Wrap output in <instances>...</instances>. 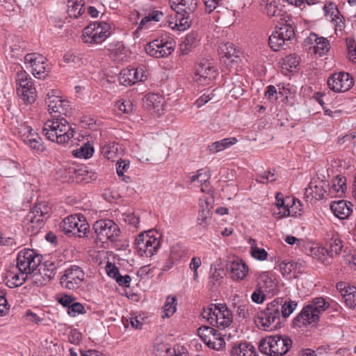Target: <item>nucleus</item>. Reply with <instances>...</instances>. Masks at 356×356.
<instances>
[{"label":"nucleus","instance_id":"1","mask_svg":"<svg viewBox=\"0 0 356 356\" xmlns=\"http://www.w3.org/2000/svg\"><path fill=\"white\" fill-rule=\"evenodd\" d=\"M45 103L52 118L48 120L43 126L42 134L47 139L58 144L65 143L74 136V130L70 126L67 116L70 104L67 100L57 95H47Z\"/></svg>","mask_w":356,"mask_h":356},{"label":"nucleus","instance_id":"2","mask_svg":"<svg viewBox=\"0 0 356 356\" xmlns=\"http://www.w3.org/2000/svg\"><path fill=\"white\" fill-rule=\"evenodd\" d=\"M330 307L323 297H316L305 305L298 315L293 319V325L300 327L319 321L320 316Z\"/></svg>","mask_w":356,"mask_h":356},{"label":"nucleus","instance_id":"3","mask_svg":"<svg viewBox=\"0 0 356 356\" xmlns=\"http://www.w3.org/2000/svg\"><path fill=\"white\" fill-rule=\"evenodd\" d=\"M281 298H276L269 302L266 307L258 314V323L261 328L266 331H272L280 327L282 308Z\"/></svg>","mask_w":356,"mask_h":356},{"label":"nucleus","instance_id":"4","mask_svg":"<svg viewBox=\"0 0 356 356\" xmlns=\"http://www.w3.org/2000/svg\"><path fill=\"white\" fill-rule=\"evenodd\" d=\"M202 316L212 326L221 329L229 326L233 320L232 312L222 304H213L207 308H204Z\"/></svg>","mask_w":356,"mask_h":356},{"label":"nucleus","instance_id":"5","mask_svg":"<svg viewBox=\"0 0 356 356\" xmlns=\"http://www.w3.org/2000/svg\"><path fill=\"white\" fill-rule=\"evenodd\" d=\"M50 208L44 203L33 207L24 220V229L30 235L37 234L44 225L45 219L49 217Z\"/></svg>","mask_w":356,"mask_h":356},{"label":"nucleus","instance_id":"6","mask_svg":"<svg viewBox=\"0 0 356 356\" xmlns=\"http://www.w3.org/2000/svg\"><path fill=\"white\" fill-rule=\"evenodd\" d=\"M111 34V26L104 22H93L83 30L82 40L84 43L101 44Z\"/></svg>","mask_w":356,"mask_h":356},{"label":"nucleus","instance_id":"7","mask_svg":"<svg viewBox=\"0 0 356 356\" xmlns=\"http://www.w3.org/2000/svg\"><path fill=\"white\" fill-rule=\"evenodd\" d=\"M96 239L104 243L116 242L120 236L121 231L119 226L112 220L102 219L93 225Z\"/></svg>","mask_w":356,"mask_h":356},{"label":"nucleus","instance_id":"8","mask_svg":"<svg viewBox=\"0 0 356 356\" xmlns=\"http://www.w3.org/2000/svg\"><path fill=\"white\" fill-rule=\"evenodd\" d=\"M60 227L67 234L86 236L89 232L90 226L86 218L81 214L71 215L66 217L61 222Z\"/></svg>","mask_w":356,"mask_h":356},{"label":"nucleus","instance_id":"9","mask_svg":"<svg viewBox=\"0 0 356 356\" xmlns=\"http://www.w3.org/2000/svg\"><path fill=\"white\" fill-rule=\"evenodd\" d=\"M150 234L151 232L147 234H140L135 240L136 249L141 257H151L160 247L159 237Z\"/></svg>","mask_w":356,"mask_h":356},{"label":"nucleus","instance_id":"10","mask_svg":"<svg viewBox=\"0 0 356 356\" xmlns=\"http://www.w3.org/2000/svg\"><path fill=\"white\" fill-rule=\"evenodd\" d=\"M42 261V256L33 249L21 250L17 258V268L23 273H32Z\"/></svg>","mask_w":356,"mask_h":356},{"label":"nucleus","instance_id":"11","mask_svg":"<svg viewBox=\"0 0 356 356\" xmlns=\"http://www.w3.org/2000/svg\"><path fill=\"white\" fill-rule=\"evenodd\" d=\"M16 82L19 85L17 92L19 97L25 104H32L36 99V90L33 85L31 79L26 72L17 74Z\"/></svg>","mask_w":356,"mask_h":356},{"label":"nucleus","instance_id":"12","mask_svg":"<svg viewBox=\"0 0 356 356\" xmlns=\"http://www.w3.org/2000/svg\"><path fill=\"white\" fill-rule=\"evenodd\" d=\"M324 247L319 248L318 252L322 254L323 257L319 258L325 265L331 263V259L338 255L342 250L343 242L338 235L328 234L325 238Z\"/></svg>","mask_w":356,"mask_h":356},{"label":"nucleus","instance_id":"13","mask_svg":"<svg viewBox=\"0 0 356 356\" xmlns=\"http://www.w3.org/2000/svg\"><path fill=\"white\" fill-rule=\"evenodd\" d=\"M85 273L78 266H72L67 268L60 277V284L63 288L74 290L79 289L83 284Z\"/></svg>","mask_w":356,"mask_h":356},{"label":"nucleus","instance_id":"14","mask_svg":"<svg viewBox=\"0 0 356 356\" xmlns=\"http://www.w3.org/2000/svg\"><path fill=\"white\" fill-rule=\"evenodd\" d=\"M217 74V70L211 63L202 60L195 66L193 79L199 84L208 85L216 79Z\"/></svg>","mask_w":356,"mask_h":356},{"label":"nucleus","instance_id":"15","mask_svg":"<svg viewBox=\"0 0 356 356\" xmlns=\"http://www.w3.org/2000/svg\"><path fill=\"white\" fill-rule=\"evenodd\" d=\"M24 63L26 67L31 69L32 74L35 78L42 79L45 77L46 58L41 54L31 53L27 54L24 57Z\"/></svg>","mask_w":356,"mask_h":356},{"label":"nucleus","instance_id":"16","mask_svg":"<svg viewBox=\"0 0 356 356\" xmlns=\"http://www.w3.org/2000/svg\"><path fill=\"white\" fill-rule=\"evenodd\" d=\"M353 79L349 73L339 72L332 74L327 80L330 90L337 92H344L353 86Z\"/></svg>","mask_w":356,"mask_h":356},{"label":"nucleus","instance_id":"17","mask_svg":"<svg viewBox=\"0 0 356 356\" xmlns=\"http://www.w3.org/2000/svg\"><path fill=\"white\" fill-rule=\"evenodd\" d=\"M218 51L221 56V63L228 67L233 68L241 61L240 51L231 42H221L219 45Z\"/></svg>","mask_w":356,"mask_h":356},{"label":"nucleus","instance_id":"18","mask_svg":"<svg viewBox=\"0 0 356 356\" xmlns=\"http://www.w3.org/2000/svg\"><path fill=\"white\" fill-rule=\"evenodd\" d=\"M147 54L155 58H163L170 55L174 51L172 42L156 39L149 42L145 47Z\"/></svg>","mask_w":356,"mask_h":356},{"label":"nucleus","instance_id":"19","mask_svg":"<svg viewBox=\"0 0 356 356\" xmlns=\"http://www.w3.org/2000/svg\"><path fill=\"white\" fill-rule=\"evenodd\" d=\"M147 76L142 68H132L122 70L119 76L121 84L124 86H131L138 81H143Z\"/></svg>","mask_w":356,"mask_h":356},{"label":"nucleus","instance_id":"20","mask_svg":"<svg viewBox=\"0 0 356 356\" xmlns=\"http://www.w3.org/2000/svg\"><path fill=\"white\" fill-rule=\"evenodd\" d=\"M271 340V353L276 356H283L288 353L292 346V341L289 337L273 338Z\"/></svg>","mask_w":356,"mask_h":356},{"label":"nucleus","instance_id":"21","mask_svg":"<svg viewBox=\"0 0 356 356\" xmlns=\"http://www.w3.org/2000/svg\"><path fill=\"white\" fill-rule=\"evenodd\" d=\"M169 3L177 13H193L197 8V0H169Z\"/></svg>","mask_w":356,"mask_h":356},{"label":"nucleus","instance_id":"22","mask_svg":"<svg viewBox=\"0 0 356 356\" xmlns=\"http://www.w3.org/2000/svg\"><path fill=\"white\" fill-rule=\"evenodd\" d=\"M352 204L346 200L334 201L330 204V209L334 215L341 220L346 219L352 212Z\"/></svg>","mask_w":356,"mask_h":356},{"label":"nucleus","instance_id":"23","mask_svg":"<svg viewBox=\"0 0 356 356\" xmlns=\"http://www.w3.org/2000/svg\"><path fill=\"white\" fill-rule=\"evenodd\" d=\"M144 106L149 111L160 113L163 110L164 99L162 96L155 93H149L143 99Z\"/></svg>","mask_w":356,"mask_h":356},{"label":"nucleus","instance_id":"24","mask_svg":"<svg viewBox=\"0 0 356 356\" xmlns=\"http://www.w3.org/2000/svg\"><path fill=\"white\" fill-rule=\"evenodd\" d=\"M229 269L232 277L238 280H243L248 272V267L246 264L238 258L230 263Z\"/></svg>","mask_w":356,"mask_h":356},{"label":"nucleus","instance_id":"25","mask_svg":"<svg viewBox=\"0 0 356 356\" xmlns=\"http://www.w3.org/2000/svg\"><path fill=\"white\" fill-rule=\"evenodd\" d=\"M324 183L321 181H311L305 188V195L307 197H314L316 200H321L324 197L325 190Z\"/></svg>","mask_w":356,"mask_h":356},{"label":"nucleus","instance_id":"26","mask_svg":"<svg viewBox=\"0 0 356 356\" xmlns=\"http://www.w3.org/2000/svg\"><path fill=\"white\" fill-rule=\"evenodd\" d=\"M5 47L6 50H10L13 53L12 56H17L20 52L23 51L25 47L24 42L17 36H10L8 38Z\"/></svg>","mask_w":356,"mask_h":356},{"label":"nucleus","instance_id":"27","mask_svg":"<svg viewBox=\"0 0 356 356\" xmlns=\"http://www.w3.org/2000/svg\"><path fill=\"white\" fill-rule=\"evenodd\" d=\"M257 356L254 346L248 343H241L234 346L231 350L232 356Z\"/></svg>","mask_w":356,"mask_h":356},{"label":"nucleus","instance_id":"28","mask_svg":"<svg viewBox=\"0 0 356 356\" xmlns=\"http://www.w3.org/2000/svg\"><path fill=\"white\" fill-rule=\"evenodd\" d=\"M323 9L326 13H329L328 9L332 10L331 15L332 16V21L334 23L335 31H342L345 28V22L344 19L340 15L339 10L336 7L334 8V5L332 3H330L328 6H325Z\"/></svg>","mask_w":356,"mask_h":356},{"label":"nucleus","instance_id":"29","mask_svg":"<svg viewBox=\"0 0 356 356\" xmlns=\"http://www.w3.org/2000/svg\"><path fill=\"white\" fill-rule=\"evenodd\" d=\"M237 142L236 138H227L222 140L213 143L208 146V150L210 153L214 154L220 152L231 145H234Z\"/></svg>","mask_w":356,"mask_h":356},{"label":"nucleus","instance_id":"30","mask_svg":"<svg viewBox=\"0 0 356 356\" xmlns=\"http://www.w3.org/2000/svg\"><path fill=\"white\" fill-rule=\"evenodd\" d=\"M257 286L268 293L274 289L275 284L273 279L269 276L268 273L264 272L258 277Z\"/></svg>","mask_w":356,"mask_h":356},{"label":"nucleus","instance_id":"31","mask_svg":"<svg viewBox=\"0 0 356 356\" xmlns=\"http://www.w3.org/2000/svg\"><path fill=\"white\" fill-rule=\"evenodd\" d=\"M346 190V178L337 177L332 187L330 188V193L336 197H342Z\"/></svg>","mask_w":356,"mask_h":356},{"label":"nucleus","instance_id":"32","mask_svg":"<svg viewBox=\"0 0 356 356\" xmlns=\"http://www.w3.org/2000/svg\"><path fill=\"white\" fill-rule=\"evenodd\" d=\"M82 0H69L67 2V13L70 17L78 18L83 13Z\"/></svg>","mask_w":356,"mask_h":356},{"label":"nucleus","instance_id":"33","mask_svg":"<svg viewBox=\"0 0 356 356\" xmlns=\"http://www.w3.org/2000/svg\"><path fill=\"white\" fill-rule=\"evenodd\" d=\"M24 138V143L29 145L37 153H41L45 150L44 146L42 144V139L38 134Z\"/></svg>","mask_w":356,"mask_h":356},{"label":"nucleus","instance_id":"34","mask_svg":"<svg viewBox=\"0 0 356 356\" xmlns=\"http://www.w3.org/2000/svg\"><path fill=\"white\" fill-rule=\"evenodd\" d=\"M268 44L273 51H279L285 47H288V43L281 38L277 31L273 32L268 38Z\"/></svg>","mask_w":356,"mask_h":356},{"label":"nucleus","instance_id":"35","mask_svg":"<svg viewBox=\"0 0 356 356\" xmlns=\"http://www.w3.org/2000/svg\"><path fill=\"white\" fill-rule=\"evenodd\" d=\"M250 254L253 258L259 261H264L267 259L268 252L264 249L258 248L254 239H250Z\"/></svg>","mask_w":356,"mask_h":356},{"label":"nucleus","instance_id":"36","mask_svg":"<svg viewBox=\"0 0 356 356\" xmlns=\"http://www.w3.org/2000/svg\"><path fill=\"white\" fill-rule=\"evenodd\" d=\"M191 14L185 13H177L175 26L179 31H185L191 26V20L190 19V15Z\"/></svg>","mask_w":356,"mask_h":356},{"label":"nucleus","instance_id":"37","mask_svg":"<svg viewBox=\"0 0 356 356\" xmlns=\"http://www.w3.org/2000/svg\"><path fill=\"white\" fill-rule=\"evenodd\" d=\"M276 31L286 43L289 44V42L295 37L294 29L291 24H283Z\"/></svg>","mask_w":356,"mask_h":356},{"label":"nucleus","instance_id":"38","mask_svg":"<svg viewBox=\"0 0 356 356\" xmlns=\"http://www.w3.org/2000/svg\"><path fill=\"white\" fill-rule=\"evenodd\" d=\"M118 146L115 143L104 145L102 148V155L108 160H114L117 157Z\"/></svg>","mask_w":356,"mask_h":356},{"label":"nucleus","instance_id":"39","mask_svg":"<svg viewBox=\"0 0 356 356\" xmlns=\"http://www.w3.org/2000/svg\"><path fill=\"white\" fill-rule=\"evenodd\" d=\"M94 148L89 143H84L81 147L73 151V155L77 158L88 159L92 156Z\"/></svg>","mask_w":356,"mask_h":356},{"label":"nucleus","instance_id":"40","mask_svg":"<svg viewBox=\"0 0 356 356\" xmlns=\"http://www.w3.org/2000/svg\"><path fill=\"white\" fill-rule=\"evenodd\" d=\"M197 332L198 335L205 343H207V341H208L209 339H214L220 335V334L218 333V330L207 326L200 327Z\"/></svg>","mask_w":356,"mask_h":356},{"label":"nucleus","instance_id":"41","mask_svg":"<svg viewBox=\"0 0 356 356\" xmlns=\"http://www.w3.org/2000/svg\"><path fill=\"white\" fill-rule=\"evenodd\" d=\"M280 302L282 305V308L280 309V312L282 317L284 318L289 317L298 305L296 301L289 300V301L286 300L284 302L282 298H281V302Z\"/></svg>","mask_w":356,"mask_h":356},{"label":"nucleus","instance_id":"42","mask_svg":"<svg viewBox=\"0 0 356 356\" xmlns=\"http://www.w3.org/2000/svg\"><path fill=\"white\" fill-rule=\"evenodd\" d=\"M329 350L330 348L328 346H320L316 349V350H312L311 348H302L298 355L300 356H318V355L332 354L329 352Z\"/></svg>","mask_w":356,"mask_h":356},{"label":"nucleus","instance_id":"43","mask_svg":"<svg viewBox=\"0 0 356 356\" xmlns=\"http://www.w3.org/2000/svg\"><path fill=\"white\" fill-rule=\"evenodd\" d=\"M299 65V58L295 54L286 56L283 60L282 68L289 71L296 70Z\"/></svg>","mask_w":356,"mask_h":356},{"label":"nucleus","instance_id":"44","mask_svg":"<svg viewBox=\"0 0 356 356\" xmlns=\"http://www.w3.org/2000/svg\"><path fill=\"white\" fill-rule=\"evenodd\" d=\"M176 298L175 296H168L163 306L165 316L169 317L172 316L176 311Z\"/></svg>","mask_w":356,"mask_h":356},{"label":"nucleus","instance_id":"45","mask_svg":"<svg viewBox=\"0 0 356 356\" xmlns=\"http://www.w3.org/2000/svg\"><path fill=\"white\" fill-rule=\"evenodd\" d=\"M186 254V249L179 243L173 245L170 249L169 257L175 261H178Z\"/></svg>","mask_w":356,"mask_h":356},{"label":"nucleus","instance_id":"46","mask_svg":"<svg viewBox=\"0 0 356 356\" xmlns=\"http://www.w3.org/2000/svg\"><path fill=\"white\" fill-rule=\"evenodd\" d=\"M212 274L209 277V284L212 287H216L220 284L221 279L224 275V270L222 268H211Z\"/></svg>","mask_w":356,"mask_h":356},{"label":"nucleus","instance_id":"47","mask_svg":"<svg viewBox=\"0 0 356 356\" xmlns=\"http://www.w3.org/2000/svg\"><path fill=\"white\" fill-rule=\"evenodd\" d=\"M163 352H165L170 356H179L175 353V349H171L163 343H161L153 346L152 353L155 355V356H158L159 355L162 354Z\"/></svg>","mask_w":356,"mask_h":356},{"label":"nucleus","instance_id":"48","mask_svg":"<svg viewBox=\"0 0 356 356\" xmlns=\"http://www.w3.org/2000/svg\"><path fill=\"white\" fill-rule=\"evenodd\" d=\"M275 172V170L274 169L272 170L265 171L257 176V181L263 184L275 181L277 177Z\"/></svg>","mask_w":356,"mask_h":356},{"label":"nucleus","instance_id":"49","mask_svg":"<svg viewBox=\"0 0 356 356\" xmlns=\"http://www.w3.org/2000/svg\"><path fill=\"white\" fill-rule=\"evenodd\" d=\"M347 307L356 309V287L352 286L349 289V294H346L343 299Z\"/></svg>","mask_w":356,"mask_h":356},{"label":"nucleus","instance_id":"50","mask_svg":"<svg viewBox=\"0 0 356 356\" xmlns=\"http://www.w3.org/2000/svg\"><path fill=\"white\" fill-rule=\"evenodd\" d=\"M86 312L84 306L78 302H73L71 305H70L67 313L70 316L75 317L78 314H83Z\"/></svg>","mask_w":356,"mask_h":356},{"label":"nucleus","instance_id":"51","mask_svg":"<svg viewBox=\"0 0 356 356\" xmlns=\"http://www.w3.org/2000/svg\"><path fill=\"white\" fill-rule=\"evenodd\" d=\"M209 179L210 175L206 172H202V170H199L196 175L190 177L191 182H194L197 181L202 185H207V184L209 182Z\"/></svg>","mask_w":356,"mask_h":356},{"label":"nucleus","instance_id":"52","mask_svg":"<svg viewBox=\"0 0 356 356\" xmlns=\"http://www.w3.org/2000/svg\"><path fill=\"white\" fill-rule=\"evenodd\" d=\"M28 273H23L19 271V273L13 275L12 277V282L11 280H8V282H10L11 285H10V287H17L24 284V282L26 280V277Z\"/></svg>","mask_w":356,"mask_h":356},{"label":"nucleus","instance_id":"53","mask_svg":"<svg viewBox=\"0 0 356 356\" xmlns=\"http://www.w3.org/2000/svg\"><path fill=\"white\" fill-rule=\"evenodd\" d=\"M18 134L19 136L22 138V140L24 142V138L26 136L31 137L30 136L35 135L37 133L34 131L31 127L27 125L26 124H22L17 128Z\"/></svg>","mask_w":356,"mask_h":356},{"label":"nucleus","instance_id":"54","mask_svg":"<svg viewBox=\"0 0 356 356\" xmlns=\"http://www.w3.org/2000/svg\"><path fill=\"white\" fill-rule=\"evenodd\" d=\"M6 292L0 289V316H5L10 309V305L6 298Z\"/></svg>","mask_w":356,"mask_h":356},{"label":"nucleus","instance_id":"55","mask_svg":"<svg viewBox=\"0 0 356 356\" xmlns=\"http://www.w3.org/2000/svg\"><path fill=\"white\" fill-rule=\"evenodd\" d=\"M259 348L261 353L267 356H276L271 353V340L262 339L259 342Z\"/></svg>","mask_w":356,"mask_h":356},{"label":"nucleus","instance_id":"56","mask_svg":"<svg viewBox=\"0 0 356 356\" xmlns=\"http://www.w3.org/2000/svg\"><path fill=\"white\" fill-rule=\"evenodd\" d=\"M343 257L345 264L353 270L356 269V251L346 253Z\"/></svg>","mask_w":356,"mask_h":356},{"label":"nucleus","instance_id":"57","mask_svg":"<svg viewBox=\"0 0 356 356\" xmlns=\"http://www.w3.org/2000/svg\"><path fill=\"white\" fill-rule=\"evenodd\" d=\"M225 343V341L220 334L214 339H209L207 341V345L208 347L213 348L214 350H220L223 344Z\"/></svg>","mask_w":356,"mask_h":356},{"label":"nucleus","instance_id":"58","mask_svg":"<svg viewBox=\"0 0 356 356\" xmlns=\"http://www.w3.org/2000/svg\"><path fill=\"white\" fill-rule=\"evenodd\" d=\"M83 58L78 54L74 53H66L64 55L63 60L67 63H73L74 65H79L83 63Z\"/></svg>","mask_w":356,"mask_h":356},{"label":"nucleus","instance_id":"59","mask_svg":"<svg viewBox=\"0 0 356 356\" xmlns=\"http://www.w3.org/2000/svg\"><path fill=\"white\" fill-rule=\"evenodd\" d=\"M291 210L289 209L288 204L282 206L280 208L273 209V214L277 218H282L291 215Z\"/></svg>","mask_w":356,"mask_h":356},{"label":"nucleus","instance_id":"60","mask_svg":"<svg viewBox=\"0 0 356 356\" xmlns=\"http://www.w3.org/2000/svg\"><path fill=\"white\" fill-rule=\"evenodd\" d=\"M56 300L63 307L69 308L70 305L75 300V298L72 296L59 293L56 296Z\"/></svg>","mask_w":356,"mask_h":356},{"label":"nucleus","instance_id":"61","mask_svg":"<svg viewBox=\"0 0 356 356\" xmlns=\"http://www.w3.org/2000/svg\"><path fill=\"white\" fill-rule=\"evenodd\" d=\"M346 42L349 60L353 63H356V42L353 40H347Z\"/></svg>","mask_w":356,"mask_h":356},{"label":"nucleus","instance_id":"62","mask_svg":"<svg viewBox=\"0 0 356 356\" xmlns=\"http://www.w3.org/2000/svg\"><path fill=\"white\" fill-rule=\"evenodd\" d=\"M17 169V163L13 161H10L4 166L2 173L3 176L6 177H10L13 176V173L16 171Z\"/></svg>","mask_w":356,"mask_h":356},{"label":"nucleus","instance_id":"63","mask_svg":"<svg viewBox=\"0 0 356 356\" xmlns=\"http://www.w3.org/2000/svg\"><path fill=\"white\" fill-rule=\"evenodd\" d=\"M129 168V161L122 160L118 161L116 164V170L118 176H124V172H126Z\"/></svg>","mask_w":356,"mask_h":356},{"label":"nucleus","instance_id":"64","mask_svg":"<svg viewBox=\"0 0 356 356\" xmlns=\"http://www.w3.org/2000/svg\"><path fill=\"white\" fill-rule=\"evenodd\" d=\"M264 293V291L257 286V289L252 293L251 296L252 301L257 304L262 303L264 301L266 297Z\"/></svg>","mask_w":356,"mask_h":356}]
</instances>
